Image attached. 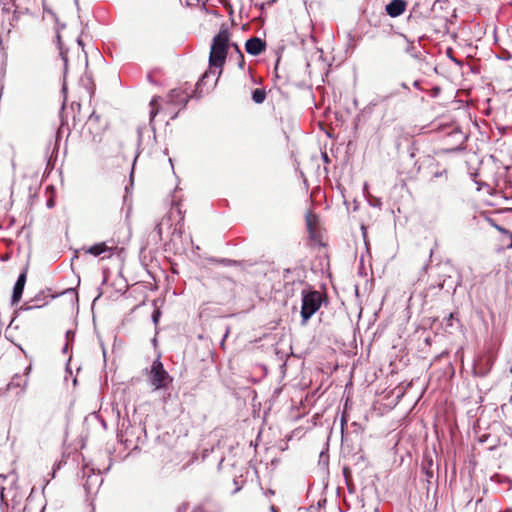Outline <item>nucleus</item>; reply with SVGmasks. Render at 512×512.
Listing matches in <instances>:
<instances>
[{
	"label": "nucleus",
	"mask_w": 512,
	"mask_h": 512,
	"mask_svg": "<svg viewBox=\"0 0 512 512\" xmlns=\"http://www.w3.org/2000/svg\"><path fill=\"white\" fill-rule=\"evenodd\" d=\"M348 472H349V469H348V468H345V469H344V473H345V475H346V478H347V479H348V475H347V473H348Z\"/></svg>",
	"instance_id": "nucleus-37"
},
{
	"label": "nucleus",
	"mask_w": 512,
	"mask_h": 512,
	"mask_svg": "<svg viewBox=\"0 0 512 512\" xmlns=\"http://www.w3.org/2000/svg\"><path fill=\"white\" fill-rule=\"evenodd\" d=\"M143 129L142 127H139L137 129V134H138V141H137V146H138V149L140 148V145L142 143V138H143ZM139 150L137 151L135 157H134V162L136 161L137 157L139 156Z\"/></svg>",
	"instance_id": "nucleus-20"
},
{
	"label": "nucleus",
	"mask_w": 512,
	"mask_h": 512,
	"mask_svg": "<svg viewBox=\"0 0 512 512\" xmlns=\"http://www.w3.org/2000/svg\"><path fill=\"white\" fill-rule=\"evenodd\" d=\"M508 237L511 240L510 244L508 245V248L512 249V232L509 233Z\"/></svg>",
	"instance_id": "nucleus-30"
},
{
	"label": "nucleus",
	"mask_w": 512,
	"mask_h": 512,
	"mask_svg": "<svg viewBox=\"0 0 512 512\" xmlns=\"http://www.w3.org/2000/svg\"><path fill=\"white\" fill-rule=\"evenodd\" d=\"M413 49H414V47H413V46H410V47H408V48L406 49V51H407V53H411V51H412Z\"/></svg>",
	"instance_id": "nucleus-32"
},
{
	"label": "nucleus",
	"mask_w": 512,
	"mask_h": 512,
	"mask_svg": "<svg viewBox=\"0 0 512 512\" xmlns=\"http://www.w3.org/2000/svg\"><path fill=\"white\" fill-rule=\"evenodd\" d=\"M167 374L163 370L160 362H154L151 369V382L156 388H161L166 385Z\"/></svg>",
	"instance_id": "nucleus-5"
},
{
	"label": "nucleus",
	"mask_w": 512,
	"mask_h": 512,
	"mask_svg": "<svg viewBox=\"0 0 512 512\" xmlns=\"http://www.w3.org/2000/svg\"><path fill=\"white\" fill-rule=\"evenodd\" d=\"M459 323L457 318V314L454 312L449 313L448 316L444 317L442 321V326L445 332L452 333V330L455 329V324Z\"/></svg>",
	"instance_id": "nucleus-10"
},
{
	"label": "nucleus",
	"mask_w": 512,
	"mask_h": 512,
	"mask_svg": "<svg viewBox=\"0 0 512 512\" xmlns=\"http://www.w3.org/2000/svg\"><path fill=\"white\" fill-rule=\"evenodd\" d=\"M410 156H411V158H414L415 154L413 152H411Z\"/></svg>",
	"instance_id": "nucleus-43"
},
{
	"label": "nucleus",
	"mask_w": 512,
	"mask_h": 512,
	"mask_svg": "<svg viewBox=\"0 0 512 512\" xmlns=\"http://www.w3.org/2000/svg\"><path fill=\"white\" fill-rule=\"evenodd\" d=\"M496 445H493L489 448L490 451H493L495 449Z\"/></svg>",
	"instance_id": "nucleus-39"
},
{
	"label": "nucleus",
	"mask_w": 512,
	"mask_h": 512,
	"mask_svg": "<svg viewBox=\"0 0 512 512\" xmlns=\"http://www.w3.org/2000/svg\"><path fill=\"white\" fill-rule=\"evenodd\" d=\"M77 43H78V45L83 46V42L80 38L77 39Z\"/></svg>",
	"instance_id": "nucleus-34"
},
{
	"label": "nucleus",
	"mask_w": 512,
	"mask_h": 512,
	"mask_svg": "<svg viewBox=\"0 0 512 512\" xmlns=\"http://www.w3.org/2000/svg\"><path fill=\"white\" fill-rule=\"evenodd\" d=\"M481 215H483L485 217V220L492 226L494 227L497 231H499L501 234H504V235H509V233L511 231H509L508 229L498 225L494 219H492L486 212H482Z\"/></svg>",
	"instance_id": "nucleus-15"
},
{
	"label": "nucleus",
	"mask_w": 512,
	"mask_h": 512,
	"mask_svg": "<svg viewBox=\"0 0 512 512\" xmlns=\"http://www.w3.org/2000/svg\"><path fill=\"white\" fill-rule=\"evenodd\" d=\"M353 426H354V433H355V432H356V428H358V427H359V425H358L356 422H354V423H353Z\"/></svg>",
	"instance_id": "nucleus-35"
},
{
	"label": "nucleus",
	"mask_w": 512,
	"mask_h": 512,
	"mask_svg": "<svg viewBox=\"0 0 512 512\" xmlns=\"http://www.w3.org/2000/svg\"><path fill=\"white\" fill-rule=\"evenodd\" d=\"M356 455H359V456L357 457V461L354 462V466H358L360 468L361 472H364L363 477H367V478L372 477L373 471L370 467H368L367 454L365 453V451L363 450L362 447H360V449L357 453H354V457Z\"/></svg>",
	"instance_id": "nucleus-9"
},
{
	"label": "nucleus",
	"mask_w": 512,
	"mask_h": 512,
	"mask_svg": "<svg viewBox=\"0 0 512 512\" xmlns=\"http://www.w3.org/2000/svg\"><path fill=\"white\" fill-rule=\"evenodd\" d=\"M322 304V296L317 291H311L303 294L301 316L305 323Z\"/></svg>",
	"instance_id": "nucleus-2"
},
{
	"label": "nucleus",
	"mask_w": 512,
	"mask_h": 512,
	"mask_svg": "<svg viewBox=\"0 0 512 512\" xmlns=\"http://www.w3.org/2000/svg\"><path fill=\"white\" fill-rule=\"evenodd\" d=\"M32 0H12L14 14H25L30 11V2Z\"/></svg>",
	"instance_id": "nucleus-12"
},
{
	"label": "nucleus",
	"mask_w": 512,
	"mask_h": 512,
	"mask_svg": "<svg viewBox=\"0 0 512 512\" xmlns=\"http://www.w3.org/2000/svg\"><path fill=\"white\" fill-rule=\"evenodd\" d=\"M446 55L447 57L452 61L454 62L456 65H458L459 67H462L463 66V61L462 60H459L457 58L454 57L453 55V49L451 47H448L446 49Z\"/></svg>",
	"instance_id": "nucleus-18"
},
{
	"label": "nucleus",
	"mask_w": 512,
	"mask_h": 512,
	"mask_svg": "<svg viewBox=\"0 0 512 512\" xmlns=\"http://www.w3.org/2000/svg\"><path fill=\"white\" fill-rule=\"evenodd\" d=\"M354 294H355L356 296L358 295V287H357V286H355V287H354Z\"/></svg>",
	"instance_id": "nucleus-36"
},
{
	"label": "nucleus",
	"mask_w": 512,
	"mask_h": 512,
	"mask_svg": "<svg viewBox=\"0 0 512 512\" xmlns=\"http://www.w3.org/2000/svg\"><path fill=\"white\" fill-rule=\"evenodd\" d=\"M307 224H308L309 230H311L312 229V217L311 216H307Z\"/></svg>",
	"instance_id": "nucleus-26"
},
{
	"label": "nucleus",
	"mask_w": 512,
	"mask_h": 512,
	"mask_svg": "<svg viewBox=\"0 0 512 512\" xmlns=\"http://www.w3.org/2000/svg\"><path fill=\"white\" fill-rule=\"evenodd\" d=\"M105 251V246L104 244H98V245H95V246H92L90 249H89V253L93 254V255H100L101 253H103Z\"/></svg>",
	"instance_id": "nucleus-19"
},
{
	"label": "nucleus",
	"mask_w": 512,
	"mask_h": 512,
	"mask_svg": "<svg viewBox=\"0 0 512 512\" xmlns=\"http://www.w3.org/2000/svg\"><path fill=\"white\" fill-rule=\"evenodd\" d=\"M266 99V91L263 88H256L252 91V100L256 104H262Z\"/></svg>",
	"instance_id": "nucleus-14"
},
{
	"label": "nucleus",
	"mask_w": 512,
	"mask_h": 512,
	"mask_svg": "<svg viewBox=\"0 0 512 512\" xmlns=\"http://www.w3.org/2000/svg\"><path fill=\"white\" fill-rule=\"evenodd\" d=\"M229 40V30L225 25H222L219 32L213 37L209 55V65L219 69V75L222 73V67L227 58Z\"/></svg>",
	"instance_id": "nucleus-1"
},
{
	"label": "nucleus",
	"mask_w": 512,
	"mask_h": 512,
	"mask_svg": "<svg viewBox=\"0 0 512 512\" xmlns=\"http://www.w3.org/2000/svg\"><path fill=\"white\" fill-rule=\"evenodd\" d=\"M157 101H158L157 97L152 98V100L150 101V106H151V110H150V125H151V129H152L153 137L154 138H155V127H154V125L152 123L154 121V118L156 117V115L159 112V108L157 106Z\"/></svg>",
	"instance_id": "nucleus-13"
},
{
	"label": "nucleus",
	"mask_w": 512,
	"mask_h": 512,
	"mask_svg": "<svg viewBox=\"0 0 512 512\" xmlns=\"http://www.w3.org/2000/svg\"><path fill=\"white\" fill-rule=\"evenodd\" d=\"M407 7V2L405 0H391L385 7L386 13L392 17L396 18L404 13Z\"/></svg>",
	"instance_id": "nucleus-8"
},
{
	"label": "nucleus",
	"mask_w": 512,
	"mask_h": 512,
	"mask_svg": "<svg viewBox=\"0 0 512 512\" xmlns=\"http://www.w3.org/2000/svg\"><path fill=\"white\" fill-rule=\"evenodd\" d=\"M213 68L214 67H211L209 65V68L205 71V73L198 80V82L196 84V90H200V93H203V87L207 86L211 81H212V83L210 85V88H213L216 85L220 75L217 74V77H216V71L213 70Z\"/></svg>",
	"instance_id": "nucleus-7"
},
{
	"label": "nucleus",
	"mask_w": 512,
	"mask_h": 512,
	"mask_svg": "<svg viewBox=\"0 0 512 512\" xmlns=\"http://www.w3.org/2000/svg\"><path fill=\"white\" fill-rule=\"evenodd\" d=\"M489 437H490V435H489V434L481 435V436L479 437V442H480V443L487 442V441H488V439H489Z\"/></svg>",
	"instance_id": "nucleus-25"
},
{
	"label": "nucleus",
	"mask_w": 512,
	"mask_h": 512,
	"mask_svg": "<svg viewBox=\"0 0 512 512\" xmlns=\"http://www.w3.org/2000/svg\"><path fill=\"white\" fill-rule=\"evenodd\" d=\"M45 192H46V193L54 192V187H53L52 185H48V186L45 188Z\"/></svg>",
	"instance_id": "nucleus-27"
},
{
	"label": "nucleus",
	"mask_w": 512,
	"mask_h": 512,
	"mask_svg": "<svg viewBox=\"0 0 512 512\" xmlns=\"http://www.w3.org/2000/svg\"><path fill=\"white\" fill-rule=\"evenodd\" d=\"M233 47H234V48H235V50L237 51L238 56H240V53H242V52H241V50L239 49V46H238L237 44H233Z\"/></svg>",
	"instance_id": "nucleus-28"
},
{
	"label": "nucleus",
	"mask_w": 512,
	"mask_h": 512,
	"mask_svg": "<svg viewBox=\"0 0 512 512\" xmlns=\"http://www.w3.org/2000/svg\"><path fill=\"white\" fill-rule=\"evenodd\" d=\"M435 158L430 156V155H425L423 156L422 158H419L418 160L415 161V165H418V171L421 170V168L424 166V165H427V166H433L435 164Z\"/></svg>",
	"instance_id": "nucleus-16"
},
{
	"label": "nucleus",
	"mask_w": 512,
	"mask_h": 512,
	"mask_svg": "<svg viewBox=\"0 0 512 512\" xmlns=\"http://www.w3.org/2000/svg\"><path fill=\"white\" fill-rule=\"evenodd\" d=\"M56 38H57L58 48L60 50V56H61V58H62V60L64 62L65 69H66L67 68L68 59H67L66 52H64L63 49H62L61 36H60L59 33H57Z\"/></svg>",
	"instance_id": "nucleus-17"
},
{
	"label": "nucleus",
	"mask_w": 512,
	"mask_h": 512,
	"mask_svg": "<svg viewBox=\"0 0 512 512\" xmlns=\"http://www.w3.org/2000/svg\"><path fill=\"white\" fill-rule=\"evenodd\" d=\"M32 189H33V188H32V186L30 185V186L28 187L29 192H31V191H32Z\"/></svg>",
	"instance_id": "nucleus-42"
},
{
	"label": "nucleus",
	"mask_w": 512,
	"mask_h": 512,
	"mask_svg": "<svg viewBox=\"0 0 512 512\" xmlns=\"http://www.w3.org/2000/svg\"><path fill=\"white\" fill-rule=\"evenodd\" d=\"M244 65H245L244 56H243V53H240L238 66L240 68H244Z\"/></svg>",
	"instance_id": "nucleus-24"
},
{
	"label": "nucleus",
	"mask_w": 512,
	"mask_h": 512,
	"mask_svg": "<svg viewBox=\"0 0 512 512\" xmlns=\"http://www.w3.org/2000/svg\"><path fill=\"white\" fill-rule=\"evenodd\" d=\"M494 364V358L491 355H482L474 360L473 375L477 377H486Z\"/></svg>",
	"instance_id": "nucleus-4"
},
{
	"label": "nucleus",
	"mask_w": 512,
	"mask_h": 512,
	"mask_svg": "<svg viewBox=\"0 0 512 512\" xmlns=\"http://www.w3.org/2000/svg\"><path fill=\"white\" fill-rule=\"evenodd\" d=\"M474 181L476 184H478L479 186L477 187V191H480L481 190V184L474 178Z\"/></svg>",
	"instance_id": "nucleus-31"
},
{
	"label": "nucleus",
	"mask_w": 512,
	"mask_h": 512,
	"mask_svg": "<svg viewBox=\"0 0 512 512\" xmlns=\"http://www.w3.org/2000/svg\"><path fill=\"white\" fill-rule=\"evenodd\" d=\"M107 124L101 121V116L92 112L86 121L85 128L91 135L94 142L100 141V136L103 134Z\"/></svg>",
	"instance_id": "nucleus-3"
},
{
	"label": "nucleus",
	"mask_w": 512,
	"mask_h": 512,
	"mask_svg": "<svg viewBox=\"0 0 512 512\" xmlns=\"http://www.w3.org/2000/svg\"><path fill=\"white\" fill-rule=\"evenodd\" d=\"M361 230H362V233H363V237L365 238L366 234H365V227L362 225L361 226Z\"/></svg>",
	"instance_id": "nucleus-33"
},
{
	"label": "nucleus",
	"mask_w": 512,
	"mask_h": 512,
	"mask_svg": "<svg viewBox=\"0 0 512 512\" xmlns=\"http://www.w3.org/2000/svg\"><path fill=\"white\" fill-rule=\"evenodd\" d=\"M363 195H364L365 197H366V196H372V194H371V193L363 194Z\"/></svg>",
	"instance_id": "nucleus-44"
},
{
	"label": "nucleus",
	"mask_w": 512,
	"mask_h": 512,
	"mask_svg": "<svg viewBox=\"0 0 512 512\" xmlns=\"http://www.w3.org/2000/svg\"><path fill=\"white\" fill-rule=\"evenodd\" d=\"M367 189H368V185H367V183H365V184H364V192H366V191H367Z\"/></svg>",
	"instance_id": "nucleus-38"
},
{
	"label": "nucleus",
	"mask_w": 512,
	"mask_h": 512,
	"mask_svg": "<svg viewBox=\"0 0 512 512\" xmlns=\"http://www.w3.org/2000/svg\"><path fill=\"white\" fill-rule=\"evenodd\" d=\"M266 49V42L259 37H251L245 42V50L252 56H258Z\"/></svg>",
	"instance_id": "nucleus-6"
},
{
	"label": "nucleus",
	"mask_w": 512,
	"mask_h": 512,
	"mask_svg": "<svg viewBox=\"0 0 512 512\" xmlns=\"http://www.w3.org/2000/svg\"><path fill=\"white\" fill-rule=\"evenodd\" d=\"M196 92H200V90H196ZM201 94H202V93H199V94H198V97H201Z\"/></svg>",
	"instance_id": "nucleus-45"
},
{
	"label": "nucleus",
	"mask_w": 512,
	"mask_h": 512,
	"mask_svg": "<svg viewBox=\"0 0 512 512\" xmlns=\"http://www.w3.org/2000/svg\"><path fill=\"white\" fill-rule=\"evenodd\" d=\"M25 282H26V275H25V273H22L19 276V278L14 286V291H13V301L14 302H17L20 300L24 286H25Z\"/></svg>",
	"instance_id": "nucleus-11"
},
{
	"label": "nucleus",
	"mask_w": 512,
	"mask_h": 512,
	"mask_svg": "<svg viewBox=\"0 0 512 512\" xmlns=\"http://www.w3.org/2000/svg\"><path fill=\"white\" fill-rule=\"evenodd\" d=\"M346 417H347V414L345 412L344 415H343V421H346Z\"/></svg>",
	"instance_id": "nucleus-40"
},
{
	"label": "nucleus",
	"mask_w": 512,
	"mask_h": 512,
	"mask_svg": "<svg viewBox=\"0 0 512 512\" xmlns=\"http://www.w3.org/2000/svg\"><path fill=\"white\" fill-rule=\"evenodd\" d=\"M502 195L504 196L505 200L509 199L508 197H506V194H502Z\"/></svg>",
	"instance_id": "nucleus-46"
},
{
	"label": "nucleus",
	"mask_w": 512,
	"mask_h": 512,
	"mask_svg": "<svg viewBox=\"0 0 512 512\" xmlns=\"http://www.w3.org/2000/svg\"><path fill=\"white\" fill-rule=\"evenodd\" d=\"M158 317H159V312L157 311V312H155V314L153 316V320H154L155 323L157 322Z\"/></svg>",
	"instance_id": "nucleus-29"
},
{
	"label": "nucleus",
	"mask_w": 512,
	"mask_h": 512,
	"mask_svg": "<svg viewBox=\"0 0 512 512\" xmlns=\"http://www.w3.org/2000/svg\"><path fill=\"white\" fill-rule=\"evenodd\" d=\"M180 95V91L179 90H171L170 93H169V98L171 100H173L175 97H178Z\"/></svg>",
	"instance_id": "nucleus-23"
},
{
	"label": "nucleus",
	"mask_w": 512,
	"mask_h": 512,
	"mask_svg": "<svg viewBox=\"0 0 512 512\" xmlns=\"http://www.w3.org/2000/svg\"><path fill=\"white\" fill-rule=\"evenodd\" d=\"M433 71H434L435 73H438V69H437V67H436V66H435V67H433Z\"/></svg>",
	"instance_id": "nucleus-41"
},
{
	"label": "nucleus",
	"mask_w": 512,
	"mask_h": 512,
	"mask_svg": "<svg viewBox=\"0 0 512 512\" xmlns=\"http://www.w3.org/2000/svg\"><path fill=\"white\" fill-rule=\"evenodd\" d=\"M446 174H447V170H446V169H443V170H441V171H436V172H434L433 176H434L435 178H440V177H443V176H445V177H446Z\"/></svg>",
	"instance_id": "nucleus-22"
},
{
	"label": "nucleus",
	"mask_w": 512,
	"mask_h": 512,
	"mask_svg": "<svg viewBox=\"0 0 512 512\" xmlns=\"http://www.w3.org/2000/svg\"><path fill=\"white\" fill-rule=\"evenodd\" d=\"M321 157H322V160H323V162L325 164L324 170L327 172L328 169H327L326 164L330 163V159H329V156H328L327 152H321Z\"/></svg>",
	"instance_id": "nucleus-21"
}]
</instances>
